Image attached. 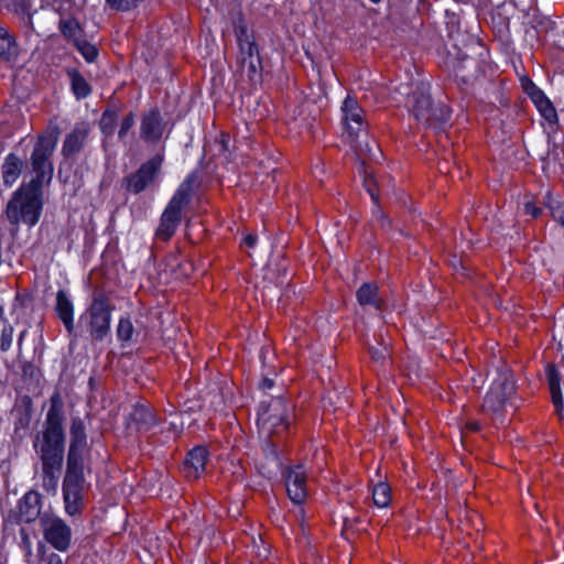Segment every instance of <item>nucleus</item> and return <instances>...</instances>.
<instances>
[{"label": "nucleus", "instance_id": "ea45409f", "mask_svg": "<svg viewBox=\"0 0 564 564\" xmlns=\"http://www.w3.org/2000/svg\"><path fill=\"white\" fill-rule=\"evenodd\" d=\"M230 135L226 132H220L219 137L215 140V147L218 154H226L229 151Z\"/></svg>", "mask_w": 564, "mask_h": 564}, {"label": "nucleus", "instance_id": "79ce46f5", "mask_svg": "<svg viewBox=\"0 0 564 564\" xmlns=\"http://www.w3.org/2000/svg\"><path fill=\"white\" fill-rule=\"evenodd\" d=\"M21 547L24 552V556L26 558L28 564H34L31 560L32 556V544L30 538L26 533H21Z\"/></svg>", "mask_w": 564, "mask_h": 564}, {"label": "nucleus", "instance_id": "58836bf2", "mask_svg": "<svg viewBox=\"0 0 564 564\" xmlns=\"http://www.w3.org/2000/svg\"><path fill=\"white\" fill-rule=\"evenodd\" d=\"M369 352L371 359L377 362H383L390 354L387 345H381L380 347H370Z\"/></svg>", "mask_w": 564, "mask_h": 564}, {"label": "nucleus", "instance_id": "ddd939ff", "mask_svg": "<svg viewBox=\"0 0 564 564\" xmlns=\"http://www.w3.org/2000/svg\"><path fill=\"white\" fill-rule=\"evenodd\" d=\"M289 498L296 505L304 502L307 496L306 473L302 465L288 467L283 471Z\"/></svg>", "mask_w": 564, "mask_h": 564}, {"label": "nucleus", "instance_id": "6e6d98bb", "mask_svg": "<svg viewBox=\"0 0 564 564\" xmlns=\"http://www.w3.org/2000/svg\"><path fill=\"white\" fill-rule=\"evenodd\" d=\"M171 426L175 430V433H178L180 431L176 429V425L174 423H171Z\"/></svg>", "mask_w": 564, "mask_h": 564}, {"label": "nucleus", "instance_id": "09e8293b", "mask_svg": "<svg viewBox=\"0 0 564 564\" xmlns=\"http://www.w3.org/2000/svg\"><path fill=\"white\" fill-rule=\"evenodd\" d=\"M25 335H26V330L24 329L18 336V350H19V355L21 354L22 345H23V340H24Z\"/></svg>", "mask_w": 564, "mask_h": 564}, {"label": "nucleus", "instance_id": "c85d7f7f", "mask_svg": "<svg viewBox=\"0 0 564 564\" xmlns=\"http://www.w3.org/2000/svg\"><path fill=\"white\" fill-rule=\"evenodd\" d=\"M67 75L70 79L72 91L78 100L85 99L91 94V86L78 70L70 69Z\"/></svg>", "mask_w": 564, "mask_h": 564}, {"label": "nucleus", "instance_id": "423d86ee", "mask_svg": "<svg viewBox=\"0 0 564 564\" xmlns=\"http://www.w3.org/2000/svg\"><path fill=\"white\" fill-rule=\"evenodd\" d=\"M84 470L85 464H66L62 491L64 509L69 517L78 516L84 510V500L89 487Z\"/></svg>", "mask_w": 564, "mask_h": 564}, {"label": "nucleus", "instance_id": "e433bc0d", "mask_svg": "<svg viewBox=\"0 0 564 564\" xmlns=\"http://www.w3.org/2000/svg\"><path fill=\"white\" fill-rule=\"evenodd\" d=\"M135 122V116L132 111H130L128 115L124 116V118L120 122L119 131H118V138L120 141H124L127 134L131 130V128L134 126Z\"/></svg>", "mask_w": 564, "mask_h": 564}, {"label": "nucleus", "instance_id": "cd10ccee", "mask_svg": "<svg viewBox=\"0 0 564 564\" xmlns=\"http://www.w3.org/2000/svg\"><path fill=\"white\" fill-rule=\"evenodd\" d=\"M63 464H42L43 488L56 492Z\"/></svg>", "mask_w": 564, "mask_h": 564}, {"label": "nucleus", "instance_id": "9d476101", "mask_svg": "<svg viewBox=\"0 0 564 564\" xmlns=\"http://www.w3.org/2000/svg\"><path fill=\"white\" fill-rule=\"evenodd\" d=\"M516 387L512 375L509 371H501L494 380L482 402V411L488 414H500L506 402L514 393Z\"/></svg>", "mask_w": 564, "mask_h": 564}, {"label": "nucleus", "instance_id": "a878e982", "mask_svg": "<svg viewBox=\"0 0 564 564\" xmlns=\"http://www.w3.org/2000/svg\"><path fill=\"white\" fill-rule=\"evenodd\" d=\"M58 30L62 35L73 44H76L85 37L83 28L74 18H61L58 21Z\"/></svg>", "mask_w": 564, "mask_h": 564}, {"label": "nucleus", "instance_id": "dca6fc26", "mask_svg": "<svg viewBox=\"0 0 564 564\" xmlns=\"http://www.w3.org/2000/svg\"><path fill=\"white\" fill-rule=\"evenodd\" d=\"M183 209L172 203H167L164 208L160 224L155 230V236L162 241H169L175 234L177 227L182 221Z\"/></svg>", "mask_w": 564, "mask_h": 564}, {"label": "nucleus", "instance_id": "6ab92c4d", "mask_svg": "<svg viewBox=\"0 0 564 564\" xmlns=\"http://www.w3.org/2000/svg\"><path fill=\"white\" fill-rule=\"evenodd\" d=\"M522 84L525 93L536 105L543 118L551 123L557 122V112L544 93L529 78H525Z\"/></svg>", "mask_w": 564, "mask_h": 564}, {"label": "nucleus", "instance_id": "3c124183", "mask_svg": "<svg viewBox=\"0 0 564 564\" xmlns=\"http://www.w3.org/2000/svg\"><path fill=\"white\" fill-rule=\"evenodd\" d=\"M0 321L3 323V325L6 324V322H8V319L4 317V308L1 305H0Z\"/></svg>", "mask_w": 564, "mask_h": 564}, {"label": "nucleus", "instance_id": "412c9836", "mask_svg": "<svg viewBox=\"0 0 564 564\" xmlns=\"http://www.w3.org/2000/svg\"><path fill=\"white\" fill-rule=\"evenodd\" d=\"M41 495L36 491L26 492L19 501V520L30 523L35 519H40L41 514Z\"/></svg>", "mask_w": 564, "mask_h": 564}, {"label": "nucleus", "instance_id": "aec40b11", "mask_svg": "<svg viewBox=\"0 0 564 564\" xmlns=\"http://www.w3.org/2000/svg\"><path fill=\"white\" fill-rule=\"evenodd\" d=\"M200 186V178L197 172L189 173L185 180L178 185L170 203L184 209L192 202L194 193Z\"/></svg>", "mask_w": 564, "mask_h": 564}, {"label": "nucleus", "instance_id": "b1692460", "mask_svg": "<svg viewBox=\"0 0 564 564\" xmlns=\"http://www.w3.org/2000/svg\"><path fill=\"white\" fill-rule=\"evenodd\" d=\"M356 297L361 306L369 305L376 311H381L383 301L379 296V288L375 283H364L356 292Z\"/></svg>", "mask_w": 564, "mask_h": 564}, {"label": "nucleus", "instance_id": "37998d69", "mask_svg": "<svg viewBox=\"0 0 564 564\" xmlns=\"http://www.w3.org/2000/svg\"><path fill=\"white\" fill-rule=\"evenodd\" d=\"M553 219L564 229V205L550 206Z\"/></svg>", "mask_w": 564, "mask_h": 564}, {"label": "nucleus", "instance_id": "4468645a", "mask_svg": "<svg viewBox=\"0 0 564 564\" xmlns=\"http://www.w3.org/2000/svg\"><path fill=\"white\" fill-rule=\"evenodd\" d=\"M160 423L153 408L149 404L137 403L129 413L127 425L137 433H147Z\"/></svg>", "mask_w": 564, "mask_h": 564}, {"label": "nucleus", "instance_id": "473e14b6", "mask_svg": "<svg viewBox=\"0 0 564 564\" xmlns=\"http://www.w3.org/2000/svg\"><path fill=\"white\" fill-rule=\"evenodd\" d=\"M116 124L117 111L113 109L105 110L99 122L101 132L105 135H111L115 132Z\"/></svg>", "mask_w": 564, "mask_h": 564}, {"label": "nucleus", "instance_id": "49530a36", "mask_svg": "<svg viewBox=\"0 0 564 564\" xmlns=\"http://www.w3.org/2000/svg\"><path fill=\"white\" fill-rule=\"evenodd\" d=\"M274 382L272 379L270 378H263L260 383H259V388L263 391L265 390H269L273 387Z\"/></svg>", "mask_w": 564, "mask_h": 564}, {"label": "nucleus", "instance_id": "0eeeda50", "mask_svg": "<svg viewBox=\"0 0 564 564\" xmlns=\"http://www.w3.org/2000/svg\"><path fill=\"white\" fill-rule=\"evenodd\" d=\"M293 405L284 398H272L269 402L262 401L258 412V425L267 436L280 435L290 425Z\"/></svg>", "mask_w": 564, "mask_h": 564}, {"label": "nucleus", "instance_id": "72a5a7b5", "mask_svg": "<svg viewBox=\"0 0 564 564\" xmlns=\"http://www.w3.org/2000/svg\"><path fill=\"white\" fill-rule=\"evenodd\" d=\"M74 46L88 63L95 62V59L98 56L97 47L94 44L89 43L85 37H83L80 41L74 44Z\"/></svg>", "mask_w": 564, "mask_h": 564}, {"label": "nucleus", "instance_id": "6e6552de", "mask_svg": "<svg viewBox=\"0 0 564 564\" xmlns=\"http://www.w3.org/2000/svg\"><path fill=\"white\" fill-rule=\"evenodd\" d=\"M235 35L239 47L238 62L241 70L246 73L250 80H254L260 77L262 63L254 36L249 32L242 18H239L235 24Z\"/></svg>", "mask_w": 564, "mask_h": 564}, {"label": "nucleus", "instance_id": "8fccbe9b", "mask_svg": "<svg viewBox=\"0 0 564 564\" xmlns=\"http://www.w3.org/2000/svg\"><path fill=\"white\" fill-rule=\"evenodd\" d=\"M466 426H467V429H469L473 432H476V431L480 430V425H479L478 422H469V423H467Z\"/></svg>", "mask_w": 564, "mask_h": 564}, {"label": "nucleus", "instance_id": "39448f33", "mask_svg": "<svg viewBox=\"0 0 564 564\" xmlns=\"http://www.w3.org/2000/svg\"><path fill=\"white\" fill-rule=\"evenodd\" d=\"M341 120L351 148L360 154L375 156L368 142L365 111L355 97L347 96L341 105Z\"/></svg>", "mask_w": 564, "mask_h": 564}, {"label": "nucleus", "instance_id": "f03ea898", "mask_svg": "<svg viewBox=\"0 0 564 564\" xmlns=\"http://www.w3.org/2000/svg\"><path fill=\"white\" fill-rule=\"evenodd\" d=\"M64 404L58 392L50 398L43 430L33 440V448L42 464H63L65 449Z\"/></svg>", "mask_w": 564, "mask_h": 564}, {"label": "nucleus", "instance_id": "f704fd0d", "mask_svg": "<svg viewBox=\"0 0 564 564\" xmlns=\"http://www.w3.org/2000/svg\"><path fill=\"white\" fill-rule=\"evenodd\" d=\"M13 332V326L9 322H6L0 332V350L2 352L8 351L12 347Z\"/></svg>", "mask_w": 564, "mask_h": 564}, {"label": "nucleus", "instance_id": "c9c22d12", "mask_svg": "<svg viewBox=\"0 0 564 564\" xmlns=\"http://www.w3.org/2000/svg\"><path fill=\"white\" fill-rule=\"evenodd\" d=\"M10 8L18 14H21L23 17V20L25 21V24L32 28V15L29 12V7L26 6L24 0H14L13 3L10 4Z\"/></svg>", "mask_w": 564, "mask_h": 564}, {"label": "nucleus", "instance_id": "f257e3e1", "mask_svg": "<svg viewBox=\"0 0 564 564\" xmlns=\"http://www.w3.org/2000/svg\"><path fill=\"white\" fill-rule=\"evenodd\" d=\"M57 144L53 133L40 135L31 154V164L36 176L28 184H22L7 204L4 214L8 221L18 228L20 223L29 227L36 225L41 218L43 199L42 185L50 183L54 167L51 158Z\"/></svg>", "mask_w": 564, "mask_h": 564}, {"label": "nucleus", "instance_id": "2eb2a0df", "mask_svg": "<svg viewBox=\"0 0 564 564\" xmlns=\"http://www.w3.org/2000/svg\"><path fill=\"white\" fill-rule=\"evenodd\" d=\"M165 123L158 108L143 113L140 123V138L148 143H156L163 137Z\"/></svg>", "mask_w": 564, "mask_h": 564}, {"label": "nucleus", "instance_id": "864d4df0", "mask_svg": "<svg viewBox=\"0 0 564 564\" xmlns=\"http://www.w3.org/2000/svg\"><path fill=\"white\" fill-rule=\"evenodd\" d=\"M462 77H463V79H464L465 82H467V80H469V79L475 78V76H474V75H471V74L463 75Z\"/></svg>", "mask_w": 564, "mask_h": 564}, {"label": "nucleus", "instance_id": "de8ad7c7", "mask_svg": "<svg viewBox=\"0 0 564 564\" xmlns=\"http://www.w3.org/2000/svg\"><path fill=\"white\" fill-rule=\"evenodd\" d=\"M46 564H63V561L57 554L52 553L47 556Z\"/></svg>", "mask_w": 564, "mask_h": 564}, {"label": "nucleus", "instance_id": "bb28decb", "mask_svg": "<svg viewBox=\"0 0 564 564\" xmlns=\"http://www.w3.org/2000/svg\"><path fill=\"white\" fill-rule=\"evenodd\" d=\"M19 54V47L13 34L4 28L0 26V57L6 61L15 59Z\"/></svg>", "mask_w": 564, "mask_h": 564}, {"label": "nucleus", "instance_id": "f3484780", "mask_svg": "<svg viewBox=\"0 0 564 564\" xmlns=\"http://www.w3.org/2000/svg\"><path fill=\"white\" fill-rule=\"evenodd\" d=\"M90 133V127L87 122L76 123L73 130L65 135L62 154L64 158H73L78 154L86 145Z\"/></svg>", "mask_w": 564, "mask_h": 564}, {"label": "nucleus", "instance_id": "7ed1b4c3", "mask_svg": "<svg viewBox=\"0 0 564 564\" xmlns=\"http://www.w3.org/2000/svg\"><path fill=\"white\" fill-rule=\"evenodd\" d=\"M401 87L406 95V107L417 122L432 127L449 119V109L432 101L427 82L413 80Z\"/></svg>", "mask_w": 564, "mask_h": 564}, {"label": "nucleus", "instance_id": "4be33fe9", "mask_svg": "<svg viewBox=\"0 0 564 564\" xmlns=\"http://www.w3.org/2000/svg\"><path fill=\"white\" fill-rule=\"evenodd\" d=\"M55 312L69 335L74 333V304L64 290L56 293Z\"/></svg>", "mask_w": 564, "mask_h": 564}, {"label": "nucleus", "instance_id": "f8f14e48", "mask_svg": "<svg viewBox=\"0 0 564 564\" xmlns=\"http://www.w3.org/2000/svg\"><path fill=\"white\" fill-rule=\"evenodd\" d=\"M69 436L66 464H85L84 454L87 451V433L86 425L79 416L72 419Z\"/></svg>", "mask_w": 564, "mask_h": 564}, {"label": "nucleus", "instance_id": "393cba45", "mask_svg": "<svg viewBox=\"0 0 564 564\" xmlns=\"http://www.w3.org/2000/svg\"><path fill=\"white\" fill-rule=\"evenodd\" d=\"M23 163L14 153H9L2 164V181L6 187H11L22 173Z\"/></svg>", "mask_w": 564, "mask_h": 564}, {"label": "nucleus", "instance_id": "603ef678", "mask_svg": "<svg viewBox=\"0 0 564 564\" xmlns=\"http://www.w3.org/2000/svg\"><path fill=\"white\" fill-rule=\"evenodd\" d=\"M37 552H39V554H42V555H43V554H44V552H45V546H44L43 544H41V543H40V544H39V547H37Z\"/></svg>", "mask_w": 564, "mask_h": 564}, {"label": "nucleus", "instance_id": "4c0bfd02", "mask_svg": "<svg viewBox=\"0 0 564 564\" xmlns=\"http://www.w3.org/2000/svg\"><path fill=\"white\" fill-rule=\"evenodd\" d=\"M116 10L129 11L137 8L143 0H106Z\"/></svg>", "mask_w": 564, "mask_h": 564}, {"label": "nucleus", "instance_id": "20e7f679", "mask_svg": "<svg viewBox=\"0 0 564 564\" xmlns=\"http://www.w3.org/2000/svg\"><path fill=\"white\" fill-rule=\"evenodd\" d=\"M115 306L102 291L93 293L91 302L79 317L93 343H101L110 336L111 316Z\"/></svg>", "mask_w": 564, "mask_h": 564}, {"label": "nucleus", "instance_id": "2f4dec72", "mask_svg": "<svg viewBox=\"0 0 564 564\" xmlns=\"http://www.w3.org/2000/svg\"><path fill=\"white\" fill-rule=\"evenodd\" d=\"M373 503L379 508H386L391 501V490L388 484L378 482L372 489Z\"/></svg>", "mask_w": 564, "mask_h": 564}, {"label": "nucleus", "instance_id": "5fc2aeb1", "mask_svg": "<svg viewBox=\"0 0 564 564\" xmlns=\"http://www.w3.org/2000/svg\"><path fill=\"white\" fill-rule=\"evenodd\" d=\"M465 62L468 63V64H471L474 66L476 65V61H474L471 58H467Z\"/></svg>", "mask_w": 564, "mask_h": 564}, {"label": "nucleus", "instance_id": "5701e85b", "mask_svg": "<svg viewBox=\"0 0 564 564\" xmlns=\"http://www.w3.org/2000/svg\"><path fill=\"white\" fill-rule=\"evenodd\" d=\"M549 389L552 397V402L555 406L556 414L560 419L564 416V402L561 390L562 376L554 365H547L545 369Z\"/></svg>", "mask_w": 564, "mask_h": 564}, {"label": "nucleus", "instance_id": "7c9ffc66", "mask_svg": "<svg viewBox=\"0 0 564 564\" xmlns=\"http://www.w3.org/2000/svg\"><path fill=\"white\" fill-rule=\"evenodd\" d=\"M134 326L129 315L121 316L118 321L116 328L117 338L121 341L122 346L132 339Z\"/></svg>", "mask_w": 564, "mask_h": 564}, {"label": "nucleus", "instance_id": "9b49d317", "mask_svg": "<svg viewBox=\"0 0 564 564\" xmlns=\"http://www.w3.org/2000/svg\"><path fill=\"white\" fill-rule=\"evenodd\" d=\"M164 155L156 153L140 167L122 178V187L130 193L140 194L152 184L162 169Z\"/></svg>", "mask_w": 564, "mask_h": 564}, {"label": "nucleus", "instance_id": "a211bd4d", "mask_svg": "<svg viewBox=\"0 0 564 564\" xmlns=\"http://www.w3.org/2000/svg\"><path fill=\"white\" fill-rule=\"evenodd\" d=\"M208 457L209 453L205 446L191 449L183 464L184 476L189 480L199 478L206 469Z\"/></svg>", "mask_w": 564, "mask_h": 564}, {"label": "nucleus", "instance_id": "1a4fd4ad", "mask_svg": "<svg viewBox=\"0 0 564 564\" xmlns=\"http://www.w3.org/2000/svg\"><path fill=\"white\" fill-rule=\"evenodd\" d=\"M40 527L44 540L56 551L67 552L72 545V529L64 519L51 513H42Z\"/></svg>", "mask_w": 564, "mask_h": 564}, {"label": "nucleus", "instance_id": "a19ab883", "mask_svg": "<svg viewBox=\"0 0 564 564\" xmlns=\"http://www.w3.org/2000/svg\"><path fill=\"white\" fill-rule=\"evenodd\" d=\"M364 185L366 187V191L370 195L372 202L375 204H378L379 202V194L377 189V183L373 177L369 176L364 180Z\"/></svg>", "mask_w": 564, "mask_h": 564}, {"label": "nucleus", "instance_id": "c03bdc74", "mask_svg": "<svg viewBox=\"0 0 564 564\" xmlns=\"http://www.w3.org/2000/svg\"><path fill=\"white\" fill-rule=\"evenodd\" d=\"M524 213L532 216L533 218H538L542 210L534 203L528 202L524 204Z\"/></svg>", "mask_w": 564, "mask_h": 564}, {"label": "nucleus", "instance_id": "c756f323", "mask_svg": "<svg viewBox=\"0 0 564 564\" xmlns=\"http://www.w3.org/2000/svg\"><path fill=\"white\" fill-rule=\"evenodd\" d=\"M23 409L17 410V416L14 422L15 432L19 430H26L30 425L32 417V401L30 397L25 395L22 399Z\"/></svg>", "mask_w": 564, "mask_h": 564}, {"label": "nucleus", "instance_id": "a18cd8bd", "mask_svg": "<svg viewBox=\"0 0 564 564\" xmlns=\"http://www.w3.org/2000/svg\"><path fill=\"white\" fill-rule=\"evenodd\" d=\"M257 243V236L253 235V234H248L245 238H243V245L248 248H253Z\"/></svg>", "mask_w": 564, "mask_h": 564}]
</instances>
